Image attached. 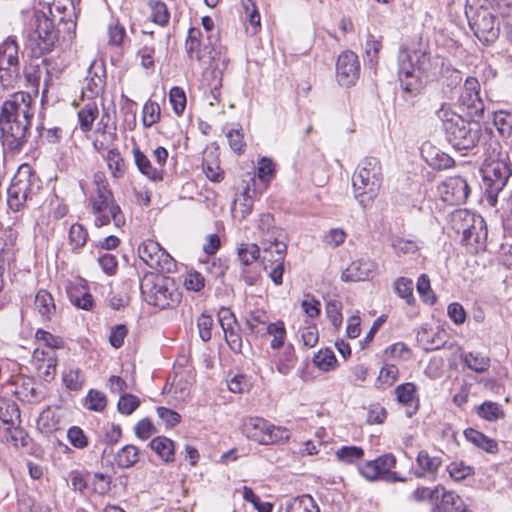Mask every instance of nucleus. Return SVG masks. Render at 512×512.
Returning <instances> with one entry per match:
<instances>
[{"label":"nucleus","mask_w":512,"mask_h":512,"mask_svg":"<svg viewBox=\"0 0 512 512\" xmlns=\"http://www.w3.org/2000/svg\"><path fill=\"white\" fill-rule=\"evenodd\" d=\"M225 134L232 151L238 155L244 153L246 143L244 141V134L242 128L239 125H237V127L227 129Z\"/></svg>","instance_id":"nucleus-50"},{"label":"nucleus","mask_w":512,"mask_h":512,"mask_svg":"<svg viewBox=\"0 0 512 512\" xmlns=\"http://www.w3.org/2000/svg\"><path fill=\"white\" fill-rule=\"evenodd\" d=\"M30 38L31 41L35 42L40 54L50 52L55 46L58 40V32L53 21L49 19L45 12L35 13V29Z\"/></svg>","instance_id":"nucleus-15"},{"label":"nucleus","mask_w":512,"mask_h":512,"mask_svg":"<svg viewBox=\"0 0 512 512\" xmlns=\"http://www.w3.org/2000/svg\"><path fill=\"white\" fill-rule=\"evenodd\" d=\"M438 193L443 202L459 205L466 201L470 193L467 181L460 177H449L438 186Z\"/></svg>","instance_id":"nucleus-18"},{"label":"nucleus","mask_w":512,"mask_h":512,"mask_svg":"<svg viewBox=\"0 0 512 512\" xmlns=\"http://www.w3.org/2000/svg\"><path fill=\"white\" fill-rule=\"evenodd\" d=\"M161 110L158 103L148 100L143 106L142 122L144 127L149 128L159 122Z\"/></svg>","instance_id":"nucleus-55"},{"label":"nucleus","mask_w":512,"mask_h":512,"mask_svg":"<svg viewBox=\"0 0 512 512\" xmlns=\"http://www.w3.org/2000/svg\"><path fill=\"white\" fill-rule=\"evenodd\" d=\"M110 117L102 115L93 133V147L97 151L109 150L117 139L116 126L109 123Z\"/></svg>","instance_id":"nucleus-22"},{"label":"nucleus","mask_w":512,"mask_h":512,"mask_svg":"<svg viewBox=\"0 0 512 512\" xmlns=\"http://www.w3.org/2000/svg\"><path fill=\"white\" fill-rule=\"evenodd\" d=\"M140 450L128 444L119 449L115 455V463L119 468L128 469L133 467L139 461Z\"/></svg>","instance_id":"nucleus-34"},{"label":"nucleus","mask_w":512,"mask_h":512,"mask_svg":"<svg viewBox=\"0 0 512 512\" xmlns=\"http://www.w3.org/2000/svg\"><path fill=\"white\" fill-rule=\"evenodd\" d=\"M67 295L70 302L78 309L90 311L95 305L87 286L81 281L69 284L67 286Z\"/></svg>","instance_id":"nucleus-26"},{"label":"nucleus","mask_w":512,"mask_h":512,"mask_svg":"<svg viewBox=\"0 0 512 512\" xmlns=\"http://www.w3.org/2000/svg\"><path fill=\"white\" fill-rule=\"evenodd\" d=\"M487 0H478L468 4L465 14L469 26L475 36L482 42H492L498 37L499 27L496 19L488 7Z\"/></svg>","instance_id":"nucleus-9"},{"label":"nucleus","mask_w":512,"mask_h":512,"mask_svg":"<svg viewBox=\"0 0 512 512\" xmlns=\"http://www.w3.org/2000/svg\"><path fill=\"white\" fill-rule=\"evenodd\" d=\"M301 308L307 317L315 318L321 311V303L312 294H305L301 300Z\"/></svg>","instance_id":"nucleus-63"},{"label":"nucleus","mask_w":512,"mask_h":512,"mask_svg":"<svg viewBox=\"0 0 512 512\" xmlns=\"http://www.w3.org/2000/svg\"><path fill=\"white\" fill-rule=\"evenodd\" d=\"M267 333L273 336L271 340V347L273 349L280 348L286 336V330L284 327V322H270L267 327Z\"/></svg>","instance_id":"nucleus-60"},{"label":"nucleus","mask_w":512,"mask_h":512,"mask_svg":"<svg viewBox=\"0 0 512 512\" xmlns=\"http://www.w3.org/2000/svg\"><path fill=\"white\" fill-rule=\"evenodd\" d=\"M364 456V450L358 446H342L336 451V458L345 464H354Z\"/></svg>","instance_id":"nucleus-51"},{"label":"nucleus","mask_w":512,"mask_h":512,"mask_svg":"<svg viewBox=\"0 0 512 512\" xmlns=\"http://www.w3.org/2000/svg\"><path fill=\"white\" fill-rule=\"evenodd\" d=\"M287 512H319L313 498L309 495H302L290 500L286 507Z\"/></svg>","instance_id":"nucleus-44"},{"label":"nucleus","mask_w":512,"mask_h":512,"mask_svg":"<svg viewBox=\"0 0 512 512\" xmlns=\"http://www.w3.org/2000/svg\"><path fill=\"white\" fill-rule=\"evenodd\" d=\"M288 235L281 227L266 232L260 240V246L264 259L277 256L278 260H284L287 253Z\"/></svg>","instance_id":"nucleus-20"},{"label":"nucleus","mask_w":512,"mask_h":512,"mask_svg":"<svg viewBox=\"0 0 512 512\" xmlns=\"http://www.w3.org/2000/svg\"><path fill=\"white\" fill-rule=\"evenodd\" d=\"M59 416L51 408H45L37 419V428L43 434H51L59 429Z\"/></svg>","instance_id":"nucleus-37"},{"label":"nucleus","mask_w":512,"mask_h":512,"mask_svg":"<svg viewBox=\"0 0 512 512\" xmlns=\"http://www.w3.org/2000/svg\"><path fill=\"white\" fill-rule=\"evenodd\" d=\"M19 46L15 37L9 36L0 44V83L4 88L13 87L20 76Z\"/></svg>","instance_id":"nucleus-11"},{"label":"nucleus","mask_w":512,"mask_h":512,"mask_svg":"<svg viewBox=\"0 0 512 512\" xmlns=\"http://www.w3.org/2000/svg\"><path fill=\"white\" fill-rule=\"evenodd\" d=\"M477 415L489 422H494L505 417V412L500 404L493 401H485L476 407Z\"/></svg>","instance_id":"nucleus-39"},{"label":"nucleus","mask_w":512,"mask_h":512,"mask_svg":"<svg viewBox=\"0 0 512 512\" xmlns=\"http://www.w3.org/2000/svg\"><path fill=\"white\" fill-rule=\"evenodd\" d=\"M314 365L321 371L328 372L334 370L337 366V359L331 349L319 350L313 357Z\"/></svg>","instance_id":"nucleus-46"},{"label":"nucleus","mask_w":512,"mask_h":512,"mask_svg":"<svg viewBox=\"0 0 512 512\" xmlns=\"http://www.w3.org/2000/svg\"><path fill=\"white\" fill-rule=\"evenodd\" d=\"M39 180L29 164H22L12 179L8 189L7 203L11 210L19 211L27 201H31L39 191Z\"/></svg>","instance_id":"nucleus-8"},{"label":"nucleus","mask_w":512,"mask_h":512,"mask_svg":"<svg viewBox=\"0 0 512 512\" xmlns=\"http://www.w3.org/2000/svg\"><path fill=\"white\" fill-rule=\"evenodd\" d=\"M185 50L191 60H196L205 69H211L215 78L221 77L228 66L226 53L221 47L214 46L209 36L204 37L199 28L189 29Z\"/></svg>","instance_id":"nucleus-3"},{"label":"nucleus","mask_w":512,"mask_h":512,"mask_svg":"<svg viewBox=\"0 0 512 512\" xmlns=\"http://www.w3.org/2000/svg\"><path fill=\"white\" fill-rule=\"evenodd\" d=\"M459 102L466 107L471 116H481L484 112V103L480 97V84L474 77L465 80Z\"/></svg>","instance_id":"nucleus-21"},{"label":"nucleus","mask_w":512,"mask_h":512,"mask_svg":"<svg viewBox=\"0 0 512 512\" xmlns=\"http://www.w3.org/2000/svg\"><path fill=\"white\" fill-rule=\"evenodd\" d=\"M297 358L294 348L289 345L284 348L276 362V369L282 375H288L295 367Z\"/></svg>","instance_id":"nucleus-45"},{"label":"nucleus","mask_w":512,"mask_h":512,"mask_svg":"<svg viewBox=\"0 0 512 512\" xmlns=\"http://www.w3.org/2000/svg\"><path fill=\"white\" fill-rule=\"evenodd\" d=\"M121 107L120 111L123 115V125L128 130H134L137 124V104L127 96H121Z\"/></svg>","instance_id":"nucleus-43"},{"label":"nucleus","mask_w":512,"mask_h":512,"mask_svg":"<svg viewBox=\"0 0 512 512\" xmlns=\"http://www.w3.org/2000/svg\"><path fill=\"white\" fill-rule=\"evenodd\" d=\"M262 262L264 265V268L267 270L268 267H271V270L269 272L271 280L276 284L280 285L282 284V277L284 272V260H278L277 256L275 257H268V259H264L262 257Z\"/></svg>","instance_id":"nucleus-56"},{"label":"nucleus","mask_w":512,"mask_h":512,"mask_svg":"<svg viewBox=\"0 0 512 512\" xmlns=\"http://www.w3.org/2000/svg\"><path fill=\"white\" fill-rule=\"evenodd\" d=\"M481 173L486 185L488 202L495 205L498 194L512 176L509 155L496 139L489 138L485 143Z\"/></svg>","instance_id":"nucleus-2"},{"label":"nucleus","mask_w":512,"mask_h":512,"mask_svg":"<svg viewBox=\"0 0 512 512\" xmlns=\"http://www.w3.org/2000/svg\"><path fill=\"white\" fill-rule=\"evenodd\" d=\"M464 362L471 370L481 373L489 368L490 360L479 353L470 352L465 355Z\"/></svg>","instance_id":"nucleus-59"},{"label":"nucleus","mask_w":512,"mask_h":512,"mask_svg":"<svg viewBox=\"0 0 512 512\" xmlns=\"http://www.w3.org/2000/svg\"><path fill=\"white\" fill-rule=\"evenodd\" d=\"M88 208L95 216L94 225L98 228L110 224L111 221L118 228L125 224V217L114 197L104 202L89 205Z\"/></svg>","instance_id":"nucleus-17"},{"label":"nucleus","mask_w":512,"mask_h":512,"mask_svg":"<svg viewBox=\"0 0 512 512\" xmlns=\"http://www.w3.org/2000/svg\"><path fill=\"white\" fill-rule=\"evenodd\" d=\"M140 290L149 305L160 309L175 306L181 297L174 280L162 274H146L141 280Z\"/></svg>","instance_id":"nucleus-6"},{"label":"nucleus","mask_w":512,"mask_h":512,"mask_svg":"<svg viewBox=\"0 0 512 512\" xmlns=\"http://www.w3.org/2000/svg\"><path fill=\"white\" fill-rule=\"evenodd\" d=\"M98 264L102 271L108 276H113L117 272L118 261L114 254L108 252L100 253L98 256Z\"/></svg>","instance_id":"nucleus-64"},{"label":"nucleus","mask_w":512,"mask_h":512,"mask_svg":"<svg viewBox=\"0 0 512 512\" xmlns=\"http://www.w3.org/2000/svg\"><path fill=\"white\" fill-rule=\"evenodd\" d=\"M396 465V458L393 454L387 453L374 460L367 461L359 466L360 474L369 481L377 480L382 477L388 481H404V478L398 477L392 469Z\"/></svg>","instance_id":"nucleus-14"},{"label":"nucleus","mask_w":512,"mask_h":512,"mask_svg":"<svg viewBox=\"0 0 512 512\" xmlns=\"http://www.w3.org/2000/svg\"><path fill=\"white\" fill-rule=\"evenodd\" d=\"M257 175L258 178L264 183H269L274 178L275 164L270 158L262 157L259 160Z\"/></svg>","instance_id":"nucleus-62"},{"label":"nucleus","mask_w":512,"mask_h":512,"mask_svg":"<svg viewBox=\"0 0 512 512\" xmlns=\"http://www.w3.org/2000/svg\"><path fill=\"white\" fill-rule=\"evenodd\" d=\"M223 330L226 342L234 351H239L242 347V336L239 322H218Z\"/></svg>","instance_id":"nucleus-38"},{"label":"nucleus","mask_w":512,"mask_h":512,"mask_svg":"<svg viewBox=\"0 0 512 512\" xmlns=\"http://www.w3.org/2000/svg\"><path fill=\"white\" fill-rule=\"evenodd\" d=\"M398 63L403 90L414 93L420 87V75L436 74L438 67L443 65V59L439 56L432 57L428 44L419 40L401 49Z\"/></svg>","instance_id":"nucleus-1"},{"label":"nucleus","mask_w":512,"mask_h":512,"mask_svg":"<svg viewBox=\"0 0 512 512\" xmlns=\"http://www.w3.org/2000/svg\"><path fill=\"white\" fill-rule=\"evenodd\" d=\"M391 247L397 255H407L416 253L420 249L421 244L414 239L394 237L391 240Z\"/></svg>","instance_id":"nucleus-49"},{"label":"nucleus","mask_w":512,"mask_h":512,"mask_svg":"<svg viewBox=\"0 0 512 512\" xmlns=\"http://www.w3.org/2000/svg\"><path fill=\"white\" fill-rule=\"evenodd\" d=\"M202 168L204 174L210 181L219 183L224 179V172L220 168L216 158L213 157L211 160H209L208 157L204 158Z\"/></svg>","instance_id":"nucleus-57"},{"label":"nucleus","mask_w":512,"mask_h":512,"mask_svg":"<svg viewBox=\"0 0 512 512\" xmlns=\"http://www.w3.org/2000/svg\"><path fill=\"white\" fill-rule=\"evenodd\" d=\"M85 381L84 375L78 368L69 369L63 375V382L69 390L77 391L81 389Z\"/></svg>","instance_id":"nucleus-61"},{"label":"nucleus","mask_w":512,"mask_h":512,"mask_svg":"<svg viewBox=\"0 0 512 512\" xmlns=\"http://www.w3.org/2000/svg\"><path fill=\"white\" fill-rule=\"evenodd\" d=\"M393 289L397 296L405 300L408 305L415 304L414 283L411 278L398 277L393 283Z\"/></svg>","instance_id":"nucleus-41"},{"label":"nucleus","mask_w":512,"mask_h":512,"mask_svg":"<svg viewBox=\"0 0 512 512\" xmlns=\"http://www.w3.org/2000/svg\"><path fill=\"white\" fill-rule=\"evenodd\" d=\"M0 117L1 140L4 147L11 151H19L27 142L31 127L29 120Z\"/></svg>","instance_id":"nucleus-13"},{"label":"nucleus","mask_w":512,"mask_h":512,"mask_svg":"<svg viewBox=\"0 0 512 512\" xmlns=\"http://www.w3.org/2000/svg\"><path fill=\"white\" fill-rule=\"evenodd\" d=\"M395 394L399 403L407 407L406 415L413 416L419 407V400L416 396V385L411 382L396 387Z\"/></svg>","instance_id":"nucleus-27"},{"label":"nucleus","mask_w":512,"mask_h":512,"mask_svg":"<svg viewBox=\"0 0 512 512\" xmlns=\"http://www.w3.org/2000/svg\"><path fill=\"white\" fill-rule=\"evenodd\" d=\"M464 436L468 442L487 453L496 454L499 451V446L496 440L486 436L476 429H465Z\"/></svg>","instance_id":"nucleus-31"},{"label":"nucleus","mask_w":512,"mask_h":512,"mask_svg":"<svg viewBox=\"0 0 512 512\" xmlns=\"http://www.w3.org/2000/svg\"><path fill=\"white\" fill-rule=\"evenodd\" d=\"M105 161L112 178L120 179L124 177L127 165L117 149H109Z\"/></svg>","instance_id":"nucleus-36"},{"label":"nucleus","mask_w":512,"mask_h":512,"mask_svg":"<svg viewBox=\"0 0 512 512\" xmlns=\"http://www.w3.org/2000/svg\"><path fill=\"white\" fill-rule=\"evenodd\" d=\"M107 405L106 395L98 390L91 389L86 398L84 406L91 411L102 412Z\"/></svg>","instance_id":"nucleus-53"},{"label":"nucleus","mask_w":512,"mask_h":512,"mask_svg":"<svg viewBox=\"0 0 512 512\" xmlns=\"http://www.w3.org/2000/svg\"><path fill=\"white\" fill-rule=\"evenodd\" d=\"M376 264L369 259H358L342 272V280L350 282L367 281L372 278Z\"/></svg>","instance_id":"nucleus-23"},{"label":"nucleus","mask_w":512,"mask_h":512,"mask_svg":"<svg viewBox=\"0 0 512 512\" xmlns=\"http://www.w3.org/2000/svg\"><path fill=\"white\" fill-rule=\"evenodd\" d=\"M132 153L137 169L148 180L152 182H160L164 179L162 168L152 163L138 147H133Z\"/></svg>","instance_id":"nucleus-25"},{"label":"nucleus","mask_w":512,"mask_h":512,"mask_svg":"<svg viewBox=\"0 0 512 512\" xmlns=\"http://www.w3.org/2000/svg\"><path fill=\"white\" fill-rule=\"evenodd\" d=\"M86 195L88 206L98 202H104L105 200H110V198L114 197L104 173L97 172L94 174Z\"/></svg>","instance_id":"nucleus-24"},{"label":"nucleus","mask_w":512,"mask_h":512,"mask_svg":"<svg viewBox=\"0 0 512 512\" xmlns=\"http://www.w3.org/2000/svg\"><path fill=\"white\" fill-rule=\"evenodd\" d=\"M34 115L33 99L24 91L12 94L1 107V118H16L32 121Z\"/></svg>","instance_id":"nucleus-16"},{"label":"nucleus","mask_w":512,"mask_h":512,"mask_svg":"<svg viewBox=\"0 0 512 512\" xmlns=\"http://www.w3.org/2000/svg\"><path fill=\"white\" fill-rule=\"evenodd\" d=\"M399 370L393 364H386L382 367L376 379L375 386L379 389H386L392 386L398 379Z\"/></svg>","instance_id":"nucleus-47"},{"label":"nucleus","mask_w":512,"mask_h":512,"mask_svg":"<svg viewBox=\"0 0 512 512\" xmlns=\"http://www.w3.org/2000/svg\"><path fill=\"white\" fill-rule=\"evenodd\" d=\"M99 116L98 105L95 101H89L78 111V121L82 132L91 131L94 121Z\"/></svg>","instance_id":"nucleus-32"},{"label":"nucleus","mask_w":512,"mask_h":512,"mask_svg":"<svg viewBox=\"0 0 512 512\" xmlns=\"http://www.w3.org/2000/svg\"><path fill=\"white\" fill-rule=\"evenodd\" d=\"M34 305L41 317L51 319L56 316L54 299L48 291L39 290L35 296Z\"/></svg>","instance_id":"nucleus-33"},{"label":"nucleus","mask_w":512,"mask_h":512,"mask_svg":"<svg viewBox=\"0 0 512 512\" xmlns=\"http://www.w3.org/2000/svg\"><path fill=\"white\" fill-rule=\"evenodd\" d=\"M255 194V189L251 188L249 183L244 188L242 194L234 200L232 206V216L234 219L242 221L246 219L248 215L251 214L253 209V195Z\"/></svg>","instance_id":"nucleus-28"},{"label":"nucleus","mask_w":512,"mask_h":512,"mask_svg":"<svg viewBox=\"0 0 512 512\" xmlns=\"http://www.w3.org/2000/svg\"><path fill=\"white\" fill-rule=\"evenodd\" d=\"M260 257V247L257 244H241L238 248V258L246 266Z\"/></svg>","instance_id":"nucleus-58"},{"label":"nucleus","mask_w":512,"mask_h":512,"mask_svg":"<svg viewBox=\"0 0 512 512\" xmlns=\"http://www.w3.org/2000/svg\"><path fill=\"white\" fill-rule=\"evenodd\" d=\"M138 255L147 266L158 272L171 273L176 269L173 257L156 241H143L138 247Z\"/></svg>","instance_id":"nucleus-12"},{"label":"nucleus","mask_w":512,"mask_h":512,"mask_svg":"<svg viewBox=\"0 0 512 512\" xmlns=\"http://www.w3.org/2000/svg\"><path fill=\"white\" fill-rule=\"evenodd\" d=\"M88 231L86 227L80 223H74L70 226L68 231V243L73 252H79L88 240Z\"/></svg>","instance_id":"nucleus-40"},{"label":"nucleus","mask_w":512,"mask_h":512,"mask_svg":"<svg viewBox=\"0 0 512 512\" xmlns=\"http://www.w3.org/2000/svg\"><path fill=\"white\" fill-rule=\"evenodd\" d=\"M436 115L443 124L447 140L455 149L468 150L479 141L481 133L479 122L466 121L447 105H442Z\"/></svg>","instance_id":"nucleus-4"},{"label":"nucleus","mask_w":512,"mask_h":512,"mask_svg":"<svg viewBox=\"0 0 512 512\" xmlns=\"http://www.w3.org/2000/svg\"><path fill=\"white\" fill-rule=\"evenodd\" d=\"M85 91L83 93H89L88 98L98 96L104 89L105 80L104 75L99 74L96 70L95 63H92L88 69V75L85 79Z\"/></svg>","instance_id":"nucleus-35"},{"label":"nucleus","mask_w":512,"mask_h":512,"mask_svg":"<svg viewBox=\"0 0 512 512\" xmlns=\"http://www.w3.org/2000/svg\"><path fill=\"white\" fill-rule=\"evenodd\" d=\"M417 292L426 304L433 305L437 301V296L432 290L430 278L427 274H421L416 283Z\"/></svg>","instance_id":"nucleus-48"},{"label":"nucleus","mask_w":512,"mask_h":512,"mask_svg":"<svg viewBox=\"0 0 512 512\" xmlns=\"http://www.w3.org/2000/svg\"><path fill=\"white\" fill-rule=\"evenodd\" d=\"M149 7L151 9V20L160 25L165 26L169 22V12L166 4L162 1L151 0L149 2Z\"/></svg>","instance_id":"nucleus-52"},{"label":"nucleus","mask_w":512,"mask_h":512,"mask_svg":"<svg viewBox=\"0 0 512 512\" xmlns=\"http://www.w3.org/2000/svg\"><path fill=\"white\" fill-rule=\"evenodd\" d=\"M360 73L358 56L352 51H345L336 61V78L341 86L350 87L356 83Z\"/></svg>","instance_id":"nucleus-19"},{"label":"nucleus","mask_w":512,"mask_h":512,"mask_svg":"<svg viewBox=\"0 0 512 512\" xmlns=\"http://www.w3.org/2000/svg\"><path fill=\"white\" fill-rule=\"evenodd\" d=\"M451 223L457 233H462V244L470 253H478L486 247L487 228L484 219L467 210L452 213Z\"/></svg>","instance_id":"nucleus-7"},{"label":"nucleus","mask_w":512,"mask_h":512,"mask_svg":"<svg viewBox=\"0 0 512 512\" xmlns=\"http://www.w3.org/2000/svg\"><path fill=\"white\" fill-rule=\"evenodd\" d=\"M383 183L382 165L376 157H366L352 176L354 196L363 208L369 207L378 196Z\"/></svg>","instance_id":"nucleus-5"},{"label":"nucleus","mask_w":512,"mask_h":512,"mask_svg":"<svg viewBox=\"0 0 512 512\" xmlns=\"http://www.w3.org/2000/svg\"><path fill=\"white\" fill-rule=\"evenodd\" d=\"M422 153L427 164L434 169H448L454 164V160L448 154L432 145H425L422 149Z\"/></svg>","instance_id":"nucleus-30"},{"label":"nucleus","mask_w":512,"mask_h":512,"mask_svg":"<svg viewBox=\"0 0 512 512\" xmlns=\"http://www.w3.org/2000/svg\"><path fill=\"white\" fill-rule=\"evenodd\" d=\"M450 477L455 481H461L474 474V468L463 461H453L446 467Z\"/></svg>","instance_id":"nucleus-54"},{"label":"nucleus","mask_w":512,"mask_h":512,"mask_svg":"<svg viewBox=\"0 0 512 512\" xmlns=\"http://www.w3.org/2000/svg\"><path fill=\"white\" fill-rule=\"evenodd\" d=\"M416 463L421 470L420 472H416V476L418 478H422L425 476H431L435 478L438 469L441 467L443 461L441 457L431 456L428 451L421 450L419 451Z\"/></svg>","instance_id":"nucleus-29"},{"label":"nucleus","mask_w":512,"mask_h":512,"mask_svg":"<svg viewBox=\"0 0 512 512\" xmlns=\"http://www.w3.org/2000/svg\"><path fill=\"white\" fill-rule=\"evenodd\" d=\"M243 434L261 445H273L289 440L290 431L276 426L262 417L245 418L241 426Z\"/></svg>","instance_id":"nucleus-10"},{"label":"nucleus","mask_w":512,"mask_h":512,"mask_svg":"<svg viewBox=\"0 0 512 512\" xmlns=\"http://www.w3.org/2000/svg\"><path fill=\"white\" fill-rule=\"evenodd\" d=\"M149 445L165 462H170L174 459V443L171 439L158 436Z\"/></svg>","instance_id":"nucleus-42"}]
</instances>
